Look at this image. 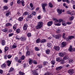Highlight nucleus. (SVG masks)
<instances>
[{"label":"nucleus","instance_id":"nucleus-1","mask_svg":"<svg viewBox=\"0 0 75 75\" xmlns=\"http://www.w3.org/2000/svg\"><path fill=\"white\" fill-rule=\"evenodd\" d=\"M43 25L42 22H39L38 23V25L36 26V29H40L42 28Z\"/></svg>","mask_w":75,"mask_h":75},{"label":"nucleus","instance_id":"nucleus-2","mask_svg":"<svg viewBox=\"0 0 75 75\" xmlns=\"http://www.w3.org/2000/svg\"><path fill=\"white\" fill-rule=\"evenodd\" d=\"M42 8L43 9V11L45 13L46 12V10H45V6H47V4L46 3H45L42 4Z\"/></svg>","mask_w":75,"mask_h":75},{"label":"nucleus","instance_id":"nucleus-3","mask_svg":"<svg viewBox=\"0 0 75 75\" xmlns=\"http://www.w3.org/2000/svg\"><path fill=\"white\" fill-rule=\"evenodd\" d=\"M74 36H69L66 38V41H70L71 39L74 38Z\"/></svg>","mask_w":75,"mask_h":75},{"label":"nucleus","instance_id":"nucleus-4","mask_svg":"<svg viewBox=\"0 0 75 75\" xmlns=\"http://www.w3.org/2000/svg\"><path fill=\"white\" fill-rule=\"evenodd\" d=\"M68 72L70 75H72L74 73V71L72 69H70L68 70Z\"/></svg>","mask_w":75,"mask_h":75},{"label":"nucleus","instance_id":"nucleus-5","mask_svg":"<svg viewBox=\"0 0 75 75\" xmlns=\"http://www.w3.org/2000/svg\"><path fill=\"white\" fill-rule=\"evenodd\" d=\"M62 37V35L61 34H58L54 36V37L56 39H59V38H61Z\"/></svg>","mask_w":75,"mask_h":75},{"label":"nucleus","instance_id":"nucleus-6","mask_svg":"<svg viewBox=\"0 0 75 75\" xmlns=\"http://www.w3.org/2000/svg\"><path fill=\"white\" fill-rule=\"evenodd\" d=\"M54 50H55L56 51H59V50H60L59 47L58 46H54Z\"/></svg>","mask_w":75,"mask_h":75},{"label":"nucleus","instance_id":"nucleus-7","mask_svg":"<svg viewBox=\"0 0 75 75\" xmlns=\"http://www.w3.org/2000/svg\"><path fill=\"white\" fill-rule=\"evenodd\" d=\"M52 23H53L52 21H50L47 23V25L49 26H51L52 24Z\"/></svg>","mask_w":75,"mask_h":75},{"label":"nucleus","instance_id":"nucleus-8","mask_svg":"<svg viewBox=\"0 0 75 75\" xmlns=\"http://www.w3.org/2000/svg\"><path fill=\"white\" fill-rule=\"evenodd\" d=\"M57 12L58 13H59V14H61L62 13V9H57Z\"/></svg>","mask_w":75,"mask_h":75},{"label":"nucleus","instance_id":"nucleus-9","mask_svg":"<svg viewBox=\"0 0 75 75\" xmlns=\"http://www.w3.org/2000/svg\"><path fill=\"white\" fill-rule=\"evenodd\" d=\"M27 27H28L27 24H25L24 25V26H23V29L24 30H27Z\"/></svg>","mask_w":75,"mask_h":75},{"label":"nucleus","instance_id":"nucleus-10","mask_svg":"<svg viewBox=\"0 0 75 75\" xmlns=\"http://www.w3.org/2000/svg\"><path fill=\"white\" fill-rule=\"evenodd\" d=\"M67 45V43L65 42H64L62 43V47H64L65 46H66Z\"/></svg>","mask_w":75,"mask_h":75},{"label":"nucleus","instance_id":"nucleus-11","mask_svg":"<svg viewBox=\"0 0 75 75\" xmlns=\"http://www.w3.org/2000/svg\"><path fill=\"white\" fill-rule=\"evenodd\" d=\"M17 24H16L13 26V29L14 30H16L17 29Z\"/></svg>","mask_w":75,"mask_h":75},{"label":"nucleus","instance_id":"nucleus-12","mask_svg":"<svg viewBox=\"0 0 75 75\" xmlns=\"http://www.w3.org/2000/svg\"><path fill=\"white\" fill-rule=\"evenodd\" d=\"M6 63L7 64V65L8 67H9L10 65H11V62L10 61H9V60H8L6 61Z\"/></svg>","mask_w":75,"mask_h":75},{"label":"nucleus","instance_id":"nucleus-13","mask_svg":"<svg viewBox=\"0 0 75 75\" xmlns=\"http://www.w3.org/2000/svg\"><path fill=\"white\" fill-rule=\"evenodd\" d=\"M47 42V40L45 39H42L40 40V42L41 43H44Z\"/></svg>","mask_w":75,"mask_h":75},{"label":"nucleus","instance_id":"nucleus-14","mask_svg":"<svg viewBox=\"0 0 75 75\" xmlns=\"http://www.w3.org/2000/svg\"><path fill=\"white\" fill-rule=\"evenodd\" d=\"M33 17V14L31 13H29L28 14V18H31Z\"/></svg>","mask_w":75,"mask_h":75},{"label":"nucleus","instance_id":"nucleus-15","mask_svg":"<svg viewBox=\"0 0 75 75\" xmlns=\"http://www.w3.org/2000/svg\"><path fill=\"white\" fill-rule=\"evenodd\" d=\"M6 43V42L4 40H2L1 42V44L2 45H4Z\"/></svg>","mask_w":75,"mask_h":75},{"label":"nucleus","instance_id":"nucleus-16","mask_svg":"<svg viewBox=\"0 0 75 75\" xmlns=\"http://www.w3.org/2000/svg\"><path fill=\"white\" fill-rule=\"evenodd\" d=\"M62 69V67L60 66L57 67L56 69V71H59V70H60V69Z\"/></svg>","mask_w":75,"mask_h":75},{"label":"nucleus","instance_id":"nucleus-17","mask_svg":"<svg viewBox=\"0 0 75 75\" xmlns=\"http://www.w3.org/2000/svg\"><path fill=\"white\" fill-rule=\"evenodd\" d=\"M21 1V3L22 6H25V4H24V1L23 0H22Z\"/></svg>","mask_w":75,"mask_h":75},{"label":"nucleus","instance_id":"nucleus-18","mask_svg":"<svg viewBox=\"0 0 75 75\" xmlns=\"http://www.w3.org/2000/svg\"><path fill=\"white\" fill-rule=\"evenodd\" d=\"M62 60V58L59 57H58L56 58V61L58 62H59V61H61Z\"/></svg>","mask_w":75,"mask_h":75},{"label":"nucleus","instance_id":"nucleus-19","mask_svg":"<svg viewBox=\"0 0 75 75\" xmlns=\"http://www.w3.org/2000/svg\"><path fill=\"white\" fill-rule=\"evenodd\" d=\"M29 64H30V65H31V64H32V62L33 61V60L31 59L30 58H29Z\"/></svg>","mask_w":75,"mask_h":75},{"label":"nucleus","instance_id":"nucleus-20","mask_svg":"<svg viewBox=\"0 0 75 75\" xmlns=\"http://www.w3.org/2000/svg\"><path fill=\"white\" fill-rule=\"evenodd\" d=\"M18 20L20 21H22L23 20V17L22 16L18 18Z\"/></svg>","mask_w":75,"mask_h":75},{"label":"nucleus","instance_id":"nucleus-21","mask_svg":"<svg viewBox=\"0 0 75 75\" xmlns=\"http://www.w3.org/2000/svg\"><path fill=\"white\" fill-rule=\"evenodd\" d=\"M69 51L70 52H73V48H72V46H70L69 49H68Z\"/></svg>","mask_w":75,"mask_h":75},{"label":"nucleus","instance_id":"nucleus-22","mask_svg":"<svg viewBox=\"0 0 75 75\" xmlns=\"http://www.w3.org/2000/svg\"><path fill=\"white\" fill-rule=\"evenodd\" d=\"M36 43H39V42H41V40L40 39V38L37 39L36 41Z\"/></svg>","mask_w":75,"mask_h":75},{"label":"nucleus","instance_id":"nucleus-23","mask_svg":"<svg viewBox=\"0 0 75 75\" xmlns=\"http://www.w3.org/2000/svg\"><path fill=\"white\" fill-rule=\"evenodd\" d=\"M69 57L68 56H65L63 58V60H66V59H68Z\"/></svg>","mask_w":75,"mask_h":75},{"label":"nucleus","instance_id":"nucleus-24","mask_svg":"<svg viewBox=\"0 0 75 75\" xmlns=\"http://www.w3.org/2000/svg\"><path fill=\"white\" fill-rule=\"evenodd\" d=\"M59 55L60 57H63L64 56V53L61 52L59 53Z\"/></svg>","mask_w":75,"mask_h":75},{"label":"nucleus","instance_id":"nucleus-25","mask_svg":"<svg viewBox=\"0 0 75 75\" xmlns=\"http://www.w3.org/2000/svg\"><path fill=\"white\" fill-rule=\"evenodd\" d=\"M50 51L49 49H47L46 51V53L47 54H50Z\"/></svg>","mask_w":75,"mask_h":75},{"label":"nucleus","instance_id":"nucleus-26","mask_svg":"<svg viewBox=\"0 0 75 75\" xmlns=\"http://www.w3.org/2000/svg\"><path fill=\"white\" fill-rule=\"evenodd\" d=\"M20 40H22L23 41H25L26 40V38L24 37H22L21 38L19 39Z\"/></svg>","mask_w":75,"mask_h":75},{"label":"nucleus","instance_id":"nucleus-27","mask_svg":"<svg viewBox=\"0 0 75 75\" xmlns=\"http://www.w3.org/2000/svg\"><path fill=\"white\" fill-rule=\"evenodd\" d=\"M51 42H49L47 43V46L48 47H51Z\"/></svg>","mask_w":75,"mask_h":75},{"label":"nucleus","instance_id":"nucleus-28","mask_svg":"<svg viewBox=\"0 0 75 75\" xmlns=\"http://www.w3.org/2000/svg\"><path fill=\"white\" fill-rule=\"evenodd\" d=\"M62 24L64 26H66V25H67V24L64 21L62 23Z\"/></svg>","mask_w":75,"mask_h":75},{"label":"nucleus","instance_id":"nucleus-29","mask_svg":"<svg viewBox=\"0 0 75 75\" xmlns=\"http://www.w3.org/2000/svg\"><path fill=\"white\" fill-rule=\"evenodd\" d=\"M54 25H57V26H59L61 25V23L60 22H59L57 23H54Z\"/></svg>","mask_w":75,"mask_h":75},{"label":"nucleus","instance_id":"nucleus-30","mask_svg":"<svg viewBox=\"0 0 75 75\" xmlns=\"http://www.w3.org/2000/svg\"><path fill=\"white\" fill-rule=\"evenodd\" d=\"M2 31H3V32H5V33H6V32H7V31H8V30L7 28H6L5 29H2Z\"/></svg>","mask_w":75,"mask_h":75},{"label":"nucleus","instance_id":"nucleus-31","mask_svg":"<svg viewBox=\"0 0 75 75\" xmlns=\"http://www.w3.org/2000/svg\"><path fill=\"white\" fill-rule=\"evenodd\" d=\"M6 27H8V26H11V24L9 23H7L6 24Z\"/></svg>","mask_w":75,"mask_h":75},{"label":"nucleus","instance_id":"nucleus-32","mask_svg":"<svg viewBox=\"0 0 75 75\" xmlns=\"http://www.w3.org/2000/svg\"><path fill=\"white\" fill-rule=\"evenodd\" d=\"M20 29H18L16 30V33H20Z\"/></svg>","mask_w":75,"mask_h":75},{"label":"nucleus","instance_id":"nucleus-33","mask_svg":"<svg viewBox=\"0 0 75 75\" xmlns=\"http://www.w3.org/2000/svg\"><path fill=\"white\" fill-rule=\"evenodd\" d=\"M5 52H6L8 50V47H5L4 49Z\"/></svg>","mask_w":75,"mask_h":75},{"label":"nucleus","instance_id":"nucleus-34","mask_svg":"<svg viewBox=\"0 0 75 75\" xmlns=\"http://www.w3.org/2000/svg\"><path fill=\"white\" fill-rule=\"evenodd\" d=\"M6 65L5 64H3L2 65H1V67H2V68H6Z\"/></svg>","mask_w":75,"mask_h":75},{"label":"nucleus","instance_id":"nucleus-35","mask_svg":"<svg viewBox=\"0 0 75 75\" xmlns=\"http://www.w3.org/2000/svg\"><path fill=\"white\" fill-rule=\"evenodd\" d=\"M35 51H39V50H40L39 48L37 47H35Z\"/></svg>","mask_w":75,"mask_h":75},{"label":"nucleus","instance_id":"nucleus-36","mask_svg":"<svg viewBox=\"0 0 75 75\" xmlns=\"http://www.w3.org/2000/svg\"><path fill=\"white\" fill-rule=\"evenodd\" d=\"M19 74H20V75H24L25 74V73L23 72H19Z\"/></svg>","mask_w":75,"mask_h":75},{"label":"nucleus","instance_id":"nucleus-37","mask_svg":"<svg viewBox=\"0 0 75 75\" xmlns=\"http://www.w3.org/2000/svg\"><path fill=\"white\" fill-rule=\"evenodd\" d=\"M43 64L45 66V65H47L48 64V62H43Z\"/></svg>","mask_w":75,"mask_h":75},{"label":"nucleus","instance_id":"nucleus-38","mask_svg":"<svg viewBox=\"0 0 75 75\" xmlns=\"http://www.w3.org/2000/svg\"><path fill=\"white\" fill-rule=\"evenodd\" d=\"M3 8L5 10H7L8 8L7 6H4Z\"/></svg>","mask_w":75,"mask_h":75},{"label":"nucleus","instance_id":"nucleus-39","mask_svg":"<svg viewBox=\"0 0 75 75\" xmlns=\"http://www.w3.org/2000/svg\"><path fill=\"white\" fill-rule=\"evenodd\" d=\"M74 17L73 16H71L70 18H69V20L71 21L73 20H74Z\"/></svg>","mask_w":75,"mask_h":75},{"label":"nucleus","instance_id":"nucleus-40","mask_svg":"<svg viewBox=\"0 0 75 75\" xmlns=\"http://www.w3.org/2000/svg\"><path fill=\"white\" fill-rule=\"evenodd\" d=\"M32 14L33 15V16H35L36 15V13L35 11H33L32 12Z\"/></svg>","mask_w":75,"mask_h":75},{"label":"nucleus","instance_id":"nucleus-41","mask_svg":"<svg viewBox=\"0 0 75 75\" xmlns=\"http://www.w3.org/2000/svg\"><path fill=\"white\" fill-rule=\"evenodd\" d=\"M17 47V45H16V44H14L13 45H12V48H16Z\"/></svg>","mask_w":75,"mask_h":75},{"label":"nucleus","instance_id":"nucleus-42","mask_svg":"<svg viewBox=\"0 0 75 75\" xmlns=\"http://www.w3.org/2000/svg\"><path fill=\"white\" fill-rule=\"evenodd\" d=\"M49 6H50V7H52L53 6L52 4L51 3H50L49 4Z\"/></svg>","mask_w":75,"mask_h":75},{"label":"nucleus","instance_id":"nucleus-43","mask_svg":"<svg viewBox=\"0 0 75 75\" xmlns=\"http://www.w3.org/2000/svg\"><path fill=\"white\" fill-rule=\"evenodd\" d=\"M55 63V61L54 60H52L51 61V64H52V65H54V64Z\"/></svg>","mask_w":75,"mask_h":75},{"label":"nucleus","instance_id":"nucleus-44","mask_svg":"<svg viewBox=\"0 0 75 75\" xmlns=\"http://www.w3.org/2000/svg\"><path fill=\"white\" fill-rule=\"evenodd\" d=\"M31 34L30 33H28L27 36L29 37H31Z\"/></svg>","mask_w":75,"mask_h":75},{"label":"nucleus","instance_id":"nucleus-45","mask_svg":"<svg viewBox=\"0 0 75 75\" xmlns=\"http://www.w3.org/2000/svg\"><path fill=\"white\" fill-rule=\"evenodd\" d=\"M61 32V30H60L59 29H58L56 31V33H59Z\"/></svg>","mask_w":75,"mask_h":75},{"label":"nucleus","instance_id":"nucleus-46","mask_svg":"<svg viewBox=\"0 0 75 75\" xmlns=\"http://www.w3.org/2000/svg\"><path fill=\"white\" fill-rule=\"evenodd\" d=\"M41 16L40 15H39L38 16V20H40V19H41Z\"/></svg>","mask_w":75,"mask_h":75},{"label":"nucleus","instance_id":"nucleus-47","mask_svg":"<svg viewBox=\"0 0 75 75\" xmlns=\"http://www.w3.org/2000/svg\"><path fill=\"white\" fill-rule=\"evenodd\" d=\"M25 58V56L24 55H23L21 56V59L22 60H24Z\"/></svg>","mask_w":75,"mask_h":75},{"label":"nucleus","instance_id":"nucleus-48","mask_svg":"<svg viewBox=\"0 0 75 75\" xmlns=\"http://www.w3.org/2000/svg\"><path fill=\"white\" fill-rule=\"evenodd\" d=\"M38 68H42V65H41V64H40L39 65H38Z\"/></svg>","mask_w":75,"mask_h":75},{"label":"nucleus","instance_id":"nucleus-49","mask_svg":"<svg viewBox=\"0 0 75 75\" xmlns=\"http://www.w3.org/2000/svg\"><path fill=\"white\" fill-rule=\"evenodd\" d=\"M28 13L27 12H25L24 13V15L25 16L26 15H28Z\"/></svg>","mask_w":75,"mask_h":75},{"label":"nucleus","instance_id":"nucleus-50","mask_svg":"<svg viewBox=\"0 0 75 75\" xmlns=\"http://www.w3.org/2000/svg\"><path fill=\"white\" fill-rule=\"evenodd\" d=\"M73 60H70L69 61V64H72V63H73Z\"/></svg>","mask_w":75,"mask_h":75},{"label":"nucleus","instance_id":"nucleus-51","mask_svg":"<svg viewBox=\"0 0 75 75\" xmlns=\"http://www.w3.org/2000/svg\"><path fill=\"white\" fill-rule=\"evenodd\" d=\"M9 15H10V13L9 12H8L6 13V16L7 17H8V16H9Z\"/></svg>","mask_w":75,"mask_h":75},{"label":"nucleus","instance_id":"nucleus-52","mask_svg":"<svg viewBox=\"0 0 75 75\" xmlns=\"http://www.w3.org/2000/svg\"><path fill=\"white\" fill-rule=\"evenodd\" d=\"M30 6L31 8H33V4L32 3H30Z\"/></svg>","mask_w":75,"mask_h":75},{"label":"nucleus","instance_id":"nucleus-53","mask_svg":"<svg viewBox=\"0 0 75 75\" xmlns=\"http://www.w3.org/2000/svg\"><path fill=\"white\" fill-rule=\"evenodd\" d=\"M11 57H12V56L11 55H9L8 56V58H10Z\"/></svg>","mask_w":75,"mask_h":75},{"label":"nucleus","instance_id":"nucleus-54","mask_svg":"<svg viewBox=\"0 0 75 75\" xmlns=\"http://www.w3.org/2000/svg\"><path fill=\"white\" fill-rule=\"evenodd\" d=\"M30 52L27 51V52L26 53V54L30 56Z\"/></svg>","mask_w":75,"mask_h":75},{"label":"nucleus","instance_id":"nucleus-55","mask_svg":"<svg viewBox=\"0 0 75 75\" xmlns=\"http://www.w3.org/2000/svg\"><path fill=\"white\" fill-rule=\"evenodd\" d=\"M17 3L18 4H20V3H21V1H20V0H17Z\"/></svg>","mask_w":75,"mask_h":75},{"label":"nucleus","instance_id":"nucleus-56","mask_svg":"<svg viewBox=\"0 0 75 75\" xmlns=\"http://www.w3.org/2000/svg\"><path fill=\"white\" fill-rule=\"evenodd\" d=\"M65 2H66V3H70V1H69V0H66Z\"/></svg>","mask_w":75,"mask_h":75},{"label":"nucleus","instance_id":"nucleus-57","mask_svg":"<svg viewBox=\"0 0 75 75\" xmlns=\"http://www.w3.org/2000/svg\"><path fill=\"white\" fill-rule=\"evenodd\" d=\"M64 21H63V19H60L59 20V22H60V23H62Z\"/></svg>","mask_w":75,"mask_h":75},{"label":"nucleus","instance_id":"nucleus-58","mask_svg":"<svg viewBox=\"0 0 75 75\" xmlns=\"http://www.w3.org/2000/svg\"><path fill=\"white\" fill-rule=\"evenodd\" d=\"M13 71V68L11 67L10 69V70L9 71V72H11V71Z\"/></svg>","mask_w":75,"mask_h":75},{"label":"nucleus","instance_id":"nucleus-59","mask_svg":"<svg viewBox=\"0 0 75 75\" xmlns=\"http://www.w3.org/2000/svg\"><path fill=\"white\" fill-rule=\"evenodd\" d=\"M3 72V71L1 69H0V73L1 74H2Z\"/></svg>","mask_w":75,"mask_h":75},{"label":"nucleus","instance_id":"nucleus-60","mask_svg":"<svg viewBox=\"0 0 75 75\" xmlns=\"http://www.w3.org/2000/svg\"><path fill=\"white\" fill-rule=\"evenodd\" d=\"M33 63H34L35 64H37V62L36 61H33Z\"/></svg>","mask_w":75,"mask_h":75},{"label":"nucleus","instance_id":"nucleus-61","mask_svg":"<svg viewBox=\"0 0 75 75\" xmlns=\"http://www.w3.org/2000/svg\"><path fill=\"white\" fill-rule=\"evenodd\" d=\"M58 20L56 19V20L55 21V23H58Z\"/></svg>","mask_w":75,"mask_h":75},{"label":"nucleus","instance_id":"nucleus-62","mask_svg":"<svg viewBox=\"0 0 75 75\" xmlns=\"http://www.w3.org/2000/svg\"><path fill=\"white\" fill-rule=\"evenodd\" d=\"M72 24V22H67V24Z\"/></svg>","mask_w":75,"mask_h":75},{"label":"nucleus","instance_id":"nucleus-63","mask_svg":"<svg viewBox=\"0 0 75 75\" xmlns=\"http://www.w3.org/2000/svg\"><path fill=\"white\" fill-rule=\"evenodd\" d=\"M13 35V33H11L9 34V37H11Z\"/></svg>","mask_w":75,"mask_h":75},{"label":"nucleus","instance_id":"nucleus-64","mask_svg":"<svg viewBox=\"0 0 75 75\" xmlns=\"http://www.w3.org/2000/svg\"><path fill=\"white\" fill-rule=\"evenodd\" d=\"M50 75V73L47 72L45 74H44V75Z\"/></svg>","mask_w":75,"mask_h":75}]
</instances>
